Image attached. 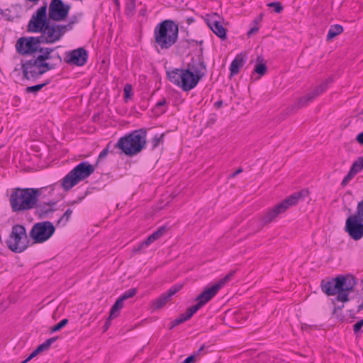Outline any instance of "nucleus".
<instances>
[{
	"instance_id": "nucleus-41",
	"label": "nucleus",
	"mask_w": 363,
	"mask_h": 363,
	"mask_svg": "<svg viewBox=\"0 0 363 363\" xmlns=\"http://www.w3.org/2000/svg\"><path fill=\"white\" fill-rule=\"evenodd\" d=\"M132 86L129 84H126L124 86L123 91H124V98L125 99H129L132 96Z\"/></svg>"
},
{
	"instance_id": "nucleus-10",
	"label": "nucleus",
	"mask_w": 363,
	"mask_h": 363,
	"mask_svg": "<svg viewBox=\"0 0 363 363\" xmlns=\"http://www.w3.org/2000/svg\"><path fill=\"white\" fill-rule=\"evenodd\" d=\"M49 21L39 36L43 44H53L59 41L66 32L72 30V23L57 24Z\"/></svg>"
},
{
	"instance_id": "nucleus-57",
	"label": "nucleus",
	"mask_w": 363,
	"mask_h": 363,
	"mask_svg": "<svg viewBox=\"0 0 363 363\" xmlns=\"http://www.w3.org/2000/svg\"><path fill=\"white\" fill-rule=\"evenodd\" d=\"M362 308H363V304H362L359 306V311L362 310Z\"/></svg>"
},
{
	"instance_id": "nucleus-31",
	"label": "nucleus",
	"mask_w": 363,
	"mask_h": 363,
	"mask_svg": "<svg viewBox=\"0 0 363 363\" xmlns=\"http://www.w3.org/2000/svg\"><path fill=\"white\" fill-rule=\"evenodd\" d=\"M357 174V172H356L354 170V168H352L351 167L349 172L347 173V174L345 177V178L343 179L341 184L345 186H346L348 182Z\"/></svg>"
},
{
	"instance_id": "nucleus-3",
	"label": "nucleus",
	"mask_w": 363,
	"mask_h": 363,
	"mask_svg": "<svg viewBox=\"0 0 363 363\" xmlns=\"http://www.w3.org/2000/svg\"><path fill=\"white\" fill-rule=\"evenodd\" d=\"M52 48H45L44 53L39 54L36 57H33L25 62H21V69L23 70V79H30V78H38L46 72L55 68V65L46 60L52 58L51 52Z\"/></svg>"
},
{
	"instance_id": "nucleus-36",
	"label": "nucleus",
	"mask_w": 363,
	"mask_h": 363,
	"mask_svg": "<svg viewBox=\"0 0 363 363\" xmlns=\"http://www.w3.org/2000/svg\"><path fill=\"white\" fill-rule=\"evenodd\" d=\"M67 323H68V319H67V318L62 319L60 322H59L57 324H56L51 328V332L54 333V332H57V331L61 330Z\"/></svg>"
},
{
	"instance_id": "nucleus-25",
	"label": "nucleus",
	"mask_w": 363,
	"mask_h": 363,
	"mask_svg": "<svg viewBox=\"0 0 363 363\" xmlns=\"http://www.w3.org/2000/svg\"><path fill=\"white\" fill-rule=\"evenodd\" d=\"M343 28L339 24L332 25L328 30L327 35V40H331L337 35L341 34L343 32Z\"/></svg>"
},
{
	"instance_id": "nucleus-61",
	"label": "nucleus",
	"mask_w": 363,
	"mask_h": 363,
	"mask_svg": "<svg viewBox=\"0 0 363 363\" xmlns=\"http://www.w3.org/2000/svg\"><path fill=\"white\" fill-rule=\"evenodd\" d=\"M65 363H68L67 362H65Z\"/></svg>"
},
{
	"instance_id": "nucleus-44",
	"label": "nucleus",
	"mask_w": 363,
	"mask_h": 363,
	"mask_svg": "<svg viewBox=\"0 0 363 363\" xmlns=\"http://www.w3.org/2000/svg\"><path fill=\"white\" fill-rule=\"evenodd\" d=\"M123 302L124 301L121 297H119L114 303L115 307L121 309L123 307Z\"/></svg>"
},
{
	"instance_id": "nucleus-11",
	"label": "nucleus",
	"mask_w": 363,
	"mask_h": 363,
	"mask_svg": "<svg viewBox=\"0 0 363 363\" xmlns=\"http://www.w3.org/2000/svg\"><path fill=\"white\" fill-rule=\"evenodd\" d=\"M43 44L39 36L21 37L18 39L15 45L16 52L21 55H34L35 53H44L45 48H41Z\"/></svg>"
},
{
	"instance_id": "nucleus-26",
	"label": "nucleus",
	"mask_w": 363,
	"mask_h": 363,
	"mask_svg": "<svg viewBox=\"0 0 363 363\" xmlns=\"http://www.w3.org/2000/svg\"><path fill=\"white\" fill-rule=\"evenodd\" d=\"M257 64L255 67V72L261 76L264 75L267 72V66L264 62V59L261 56H258L257 58Z\"/></svg>"
},
{
	"instance_id": "nucleus-27",
	"label": "nucleus",
	"mask_w": 363,
	"mask_h": 363,
	"mask_svg": "<svg viewBox=\"0 0 363 363\" xmlns=\"http://www.w3.org/2000/svg\"><path fill=\"white\" fill-rule=\"evenodd\" d=\"M57 337H51L48 339L45 342L38 346L36 348L37 352L40 353L43 351L47 350L50 348V345L55 342Z\"/></svg>"
},
{
	"instance_id": "nucleus-32",
	"label": "nucleus",
	"mask_w": 363,
	"mask_h": 363,
	"mask_svg": "<svg viewBox=\"0 0 363 363\" xmlns=\"http://www.w3.org/2000/svg\"><path fill=\"white\" fill-rule=\"evenodd\" d=\"M135 11V0H128L126 3L125 13L128 15H133Z\"/></svg>"
},
{
	"instance_id": "nucleus-23",
	"label": "nucleus",
	"mask_w": 363,
	"mask_h": 363,
	"mask_svg": "<svg viewBox=\"0 0 363 363\" xmlns=\"http://www.w3.org/2000/svg\"><path fill=\"white\" fill-rule=\"evenodd\" d=\"M313 99V96H312L311 94L309 92L306 94L305 96L299 98L298 101L292 106V108L295 109H300L307 106Z\"/></svg>"
},
{
	"instance_id": "nucleus-42",
	"label": "nucleus",
	"mask_w": 363,
	"mask_h": 363,
	"mask_svg": "<svg viewBox=\"0 0 363 363\" xmlns=\"http://www.w3.org/2000/svg\"><path fill=\"white\" fill-rule=\"evenodd\" d=\"M121 308H116L115 305L111 307L109 314V319H113L119 315Z\"/></svg>"
},
{
	"instance_id": "nucleus-1",
	"label": "nucleus",
	"mask_w": 363,
	"mask_h": 363,
	"mask_svg": "<svg viewBox=\"0 0 363 363\" xmlns=\"http://www.w3.org/2000/svg\"><path fill=\"white\" fill-rule=\"evenodd\" d=\"M206 67L202 56L192 57L185 69H173L167 72L169 80L184 91L194 89L206 75Z\"/></svg>"
},
{
	"instance_id": "nucleus-16",
	"label": "nucleus",
	"mask_w": 363,
	"mask_h": 363,
	"mask_svg": "<svg viewBox=\"0 0 363 363\" xmlns=\"http://www.w3.org/2000/svg\"><path fill=\"white\" fill-rule=\"evenodd\" d=\"M220 17L216 13L206 15V23L211 30L220 39L226 38V29L220 21Z\"/></svg>"
},
{
	"instance_id": "nucleus-13",
	"label": "nucleus",
	"mask_w": 363,
	"mask_h": 363,
	"mask_svg": "<svg viewBox=\"0 0 363 363\" xmlns=\"http://www.w3.org/2000/svg\"><path fill=\"white\" fill-rule=\"evenodd\" d=\"M47 5L44 4L40 7L35 13L33 14L27 26V30L28 32H42L44 27L50 21L49 18H47Z\"/></svg>"
},
{
	"instance_id": "nucleus-9",
	"label": "nucleus",
	"mask_w": 363,
	"mask_h": 363,
	"mask_svg": "<svg viewBox=\"0 0 363 363\" xmlns=\"http://www.w3.org/2000/svg\"><path fill=\"white\" fill-rule=\"evenodd\" d=\"M6 243L13 252L21 253L26 250L29 245V240L25 226L20 224L13 225Z\"/></svg>"
},
{
	"instance_id": "nucleus-46",
	"label": "nucleus",
	"mask_w": 363,
	"mask_h": 363,
	"mask_svg": "<svg viewBox=\"0 0 363 363\" xmlns=\"http://www.w3.org/2000/svg\"><path fill=\"white\" fill-rule=\"evenodd\" d=\"M356 140L359 144L363 145V131L357 135Z\"/></svg>"
},
{
	"instance_id": "nucleus-38",
	"label": "nucleus",
	"mask_w": 363,
	"mask_h": 363,
	"mask_svg": "<svg viewBox=\"0 0 363 363\" xmlns=\"http://www.w3.org/2000/svg\"><path fill=\"white\" fill-rule=\"evenodd\" d=\"M354 215L363 220V199L358 203L357 211Z\"/></svg>"
},
{
	"instance_id": "nucleus-5",
	"label": "nucleus",
	"mask_w": 363,
	"mask_h": 363,
	"mask_svg": "<svg viewBox=\"0 0 363 363\" xmlns=\"http://www.w3.org/2000/svg\"><path fill=\"white\" fill-rule=\"evenodd\" d=\"M178 26L172 20H165L157 24L154 30L155 43L161 49H169L177 41Z\"/></svg>"
},
{
	"instance_id": "nucleus-37",
	"label": "nucleus",
	"mask_w": 363,
	"mask_h": 363,
	"mask_svg": "<svg viewBox=\"0 0 363 363\" xmlns=\"http://www.w3.org/2000/svg\"><path fill=\"white\" fill-rule=\"evenodd\" d=\"M267 6L274 8L276 13H279L283 11V6L279 1L271 2L267 4Z\"/></svg>"
},
{
	"instance_id": "nucleus-20",
	"label": "nucleus",
	"mask_w": 363,
	"mask_h": 363,
	"mask_svg": "<svg viewBox=\"0 0 363 363\" xmlns=\"http://www.w3.org/2000/svg\"><path fill=\"white\" fill-rule=\"evenodd\" d=\"M167 230V228L165 226H162L159 228L156 231L151 234L144 241L140 242L138 245V247L135 248L133 251L135 252H138L143 250L144 248L147 247L153 242L160 239L162 235H164Z\"/></svg>"
},
{
	"instance_id": "nucleus-6",
	"label": "nucleus",
	"mask_w": 363,
	"mask_h": 363,
	"mask_svg": "<svg viewBox=\"0 0 363 363\" xmlns=\"http://www.w3.org/2000/svg\"><path fill=\"white\" fill-rule=\"evenodd\" d=\"M40 191L37 189H16L10 198V203L14 212L27 211L34 208L38 201Z\"/></svg>"
},
{
	"instance_id": "nucleus-12",
	"label": "nucleus",
	"mask_w": 363,
	"mask_h": 363,
	"mask_svg": "<svg viewBox=\"0 0 363 363\" xmlns=\"http://www.w3.org/2000/svg\"><path fill=\"white\" fill-rule=\"evenodd\" d=\"M55 228L50 221L37 223L33 225L29 236L34 243H42L48 240L55 233Z\"/></svg>"
},
{
	"instance_id": "nucleus-40",
	"label": "nucleus",
	"mask_w": 363,
	"mask_h": 363,
	"mask_svg": "<svg viewBox=\"0 0 363 363\" xmlns=\"http://www.w3.org/2000/svg\"><path fill=\"white\" fill-rule=\"evenodd\" d=\"M110 145L111 143H109L106 147L104 148L101 152V153L99 154V157H98V160L96 161V166L98 165L99 161L104 158H105L106 157V155H108V152H109V147H110Z\"/></svg>"
},
{
	"instance_id": "nucleus-33",
	"label": "nucleus",
	"mask_w": 363,
	"mask_h": 363,
	"mask_svg": "<svg viewBox=\"0 0 363 363\" xmlns=\"http://www.w3.org/2000/svg\"><path fill=\"white\" fill-rule=\"evenodd\" d=\"M48 84V81H47L46 82L43 83V84H37V85H34V86H28L26 88V92L36 93V92L39 91L43 86H45Z\"/></svg>"
},
{
	"instance_id": "nucleus-48",
	"label": "nucleus",
	"mask_w": 363,
	"mask_h": 363,
	"mask_svg": "<svg viewBox=\"0 0 363 363\" xmlns=\"http://www.w3.org/2000/svg\"><path fill=\"white\" fill-rule=\"evenodd\" d=\"M258 31V28L257 27H253L248 32H247V35L250 37V35H252V34L255 33L256 32Z\"/></svg>"
},
{
	"instance_id": "nucleus-21",
	"label": "nucleus",
	"mask_w": 363,
	"mask_h": 363,
	"mask_svg": "<svg viewBox=\"0 0 363 363\" xmlns=\"http://www.w3.org/2000/svg\"><path fill=\"white\" fill-rule=\"evenodd\" d=\"M55 201H50L48 203H35L34 206L35 209V213L40 218H44L47 217V216L53 212L55 209L53 207L55 206Z\"/></svg>"
},
{
	"instance_id": "nucleus-53",
	"label": "nucleus",
	"mask_w": 363,
	"mask_h": 363,
	"mask_svg": "<svg viewBox=\"0 0 363 363\" xmlns=\"http://www.w3.org/2000/svg\"><path fill=\"white\" fill-rule=\"evenodd\" d=\"M78 22V19L76 16L73 17L68 23H72V28H73V25Z\"/></svg>"
},
{
	"instance_id": "nucleus-51",
	"label": "nucleus",
	"mask_w": 363,
	"mask_h": 363,
	"mask_svg": "<svg viewBox=\"0 0 363 363\" xmlns=\"http://www.w3.org/2000/svg\"><path fill=\"white\" fill-rule=\"evenodd\" d=\"M242 172V168H239L238 169H237L234 173H233L232 174H230V177L231 178H233L235 177V176H237L238 174L241 173Z\"/></svg>"
},
{
	"instance_id": "nucleus-15",
	"label": "nucleus",
	"mask_w": 363,
	"mask_h": 363,
	"mask_svg": "<svg viewBox=\"0 0 363 363\" xmlns=\"http://www.w3.org/2000/svg\"><path fill=\"white\" fill-rule=\"evenodd\" d=\"M363 220L356 216H350L345 223V230L354 240H359L363 237Z\"/></svg>"
},
{
	"instance_id": "nucleus-14",
	"label": "nucleus",
	"mask_w": 363,
	"mask_h": 363,
	"mask_svg": "<svg viewBox=\"0 0 363 363\" xmlns=\"http://www.w3.org/2000/svg\"><path fill=\"white\" fill-rule=\"evenodd\" d=\"M71 6L65 4L62 0H51L48 7V18L50 21H64L69 14Z\"/></svg>"
},
{
	"instance_id": "nucleus-24",
	"label": "nucleus",
	"mask_w": 363,
	"mask_h": 363,
	"mask_svg": "<svg viewBox=\"0 0 363 363\" xmlns=\"http://www.w3.org/2000/svg\"><path fill=\"white\" fill-rule=\"evenodd\" d=\"M333 82L332 78H328L325 82L321 83L320 85L314 88L310 93L312 96H313V98L315 99L320 94H321L323 92H324L326 89L328 88V86L330 83Z\"/></svg>"
},
{
	"instance_id": "nucleus-59",
	"label": "nucleus",
	"mask_w": 363,
	"mask_h": 363,
	"mask_svg": "<svg viewBox=\"0 0 363 363\" xmlns=\"http://www.w3.org/2000/svg\"><path fill=\"white\" fill-rule=\"evenodd\" d=\"M29 360H27V359H26L24 361H23L21 363H26L28 362Z\"/></svg>"
},
{
	"instance_id": "nucleus-4",
	"label": "nucleus",
	"mask_w": 363,
	"mask_h": 363,
	"mask_svg": "<svg viewBox=\"0 0 363 363\" xmlns=\"http://www.w3.org/2000/svg\"><path fill=\"white\" fill-rule=\"evenodd\" d=\"M147 130L140 128L121 137L114 145L127 156H133L140 153L147 143Z\"/></svg>"
},
{
	"instance_id": "nucleus-29",
	"label": "nucleus",
	"mask_w": 363,
	"mask_h": 363,
	"mask_svg": "<svg viewBox=\"0 0 363 363\" xmlns=\"http://www.w3.org/2000/svg\"><path fill=\"white\" fill-rule=\"evenodd\" d=\"M197 311L193 306L189 307L185 313H182L179 316V318L182 320V323L189 320Z\"/></svg>"
},
{
	"instance_id": "nucleus-55",
	"label": "nucleus",
	"mask_w": 363,
	"mask_h": 363,
	"mask_svg": "<svg viewBox=\"0 0 363 363\" xmlns=\"http://www.w3.org/2000/svg\"><path fill=\"white\" fill-rule=\"evenodd\" d=\"M205 348V345H202L198 350L197 353L200 354Z\"/></svg>"
},
{
	"instance_id": "nucleus-34",
	"label": "nucleus",
	"mask_w": 363,
	"mask_h": 363,
	"mask_svg": "<svg viewBox=\"0 0 363 363\" xmlns=\"http://www.w3.org/2000/svg\"><path fill=\"white\" fill-rule=\"evenodd\" d=\"M137 293L136 288H132L125 291L120 297L125 301V300L133 297Z\"/></svg>"
},
{
	"instance_id": "nucleus-2",
	"label": "nucleus",
	"mask_w": 363,
	"mask_h": 363,
	"mask_svg": "<svg viewBox=\"0 0 363 363\" xmlns=\"http://www.w3.org/2000/svg\"><path fill=\"white\" fill-rule=\"evenodd\" d=\"M356 285V279L350 274L339 275L321 281L322 291L328 296L336 295L335 300L342 303L349 301V294L353 291Z\"/></svg>"
},
{
	"instance_id": "nucleus-28",
	"label": "nucleus",
	"mask_w": 363,
	"mask_h": 363,
	"mask_svg": "<svg viewBox=\"0 0 363 363\" xmlns=\"http://www.w3.org/2000/svg\"><path fill=\"white\" fill-rule=\"evenodd\" d=\"M164 134L155 135L151 140L152 150L157 148L160 144L164 143Z\"/></svg>"
},
{
	"instance_id": "nucleus-58",
	"label": "nucleus",
	"mask_w": 363,
	"mask_h": 363,
	"mask_svg": "<svg viewBox=\"0 0 363 363\" xmlns=\"http://www.w3.org/2000/svg\"><path fill=\"white\" fill-rule=\"evenodd\" d=\"M115 3H116V5H118L119 4L118 0H115Z\"/></svg>"
},
{
	"instance_id": "nucleus-49",
	"label": "nucleus",
	"mask_w": 363,
	"mask_h": 363,
	"mask_svg": "<svg viewBox=\"0 0 363 363\" xmlns=\"http://www.w3.org/2000/svg\"><path fill=\"white\" fill-rule=\"evenodd\" d=\"M167 101H166V99H163L160 101H159L157 104H156V107L157 108H159V107H161V106H163L166 104Z\"/></svg>"
},
{
	"instance_id": "nucleus-45",
	"label": "nucleus",
	"mask_w": 363,
	"mask_h": 363,
	"mask_svg": "<svg viewBox=\"0 0 363 363\" xmlns=\"http://www.w3.org/2000/svg\"><path fill=\"white\" fill-rule=\"evenodd\" d=\"M181 323H182V320H180L178 317L177 318H176L175 320H174L171 322L170 329H172L173 328L176 327L177 325H178Z\"/></svg>"
},
{
	"instance_id": "nucleus-7",
	"label": "nucleus",
	"mask_w": 363,
	"mask_h": 363,
	"mask_svg": "<svg viewBox=\"0 0 363 363\" xmlns=\"http://www.w3.org/2000/svg\"><path fill=\"white\" fill-rule=\"evenodd\" d=\"M308 194V189H302L286 198L264 214L261 219L262 224L267 225L272 222L279 214L284 213L290 206H295L299 200L303 199Z\"/></svg>"
},
{
	"instance_id": "nucleus-18",
	"label": "nucleus",
	"mask_w": 363,
	"mask_h": 363,
	"mask_svg": "<svg viewBox=\"0 0 363 363\" xmlns=\"http://www.w3.org/2000/svg\"><path fill=\"white\" fill-rule=\"evenodd\" d=\"M182 288V284H176L172 286L167 293L162 294L160 297L151 302L150 307L152 310L162 308L169 300V298Z\"/></svg>"
},
{
	"instance_id": "nucleus-56",
	"label": "nucleus",
	"mask_w": 363,
	"mask_h": 363,
	"mask_svg": "<svg viewBox=\"0 0 363 363\" xmlns=\"http://www.w3.org/2000/svg\"><path fill=\"white\" fill-rule=\"evenodd\" d=\"M187 21H188V23L190 24L193 21V19L188 18Z\"/></svg>"
},
{
	"instance_id": "nucleus-39",
	"label": "nucleus",
	"mask_w": 363,
	"mask_h": 363,
	"mask_svg": "<svg viewBox=\"0 0 363 363\" xmlns=\"http://www.w3.org/2000/svg\"><path fill=\"white\" fill-rule=\"evenodd\" d=\"M72 213V210L70 208H68L65 212L63 216L60 218V220H58V223L63 222L64 223H66L69 220Z\"/></svg>"
},
{
	"instance_id": "nucleus-17",
	"label": "nucleus",
	"mask_w": 363,
	"mask_h": 363,
	"mask_svg": "<svg viewBox=\"0 0 363 363\" xmlns=\"http://www.w3.org/2000/svg\"><path fill=\"white\" fill-rule=\"evenodd\" d=\"M88 58L86 50L83 48H79L67 54L66 62L69 64L77 66H83L86 64Z\"/></svg>"
},
{
	"instance_id": "nucleus-50",
	"label": "nucleus",
	"mask_w": 363,
	"mask_h": 363,
	"mask_svg": "<svg viewBox=\"0 0 363 363\" xmlns=\"http://www.w3.org/2000/svg\"><path fill=\"white\" fill-rule=\"evenodd\" d=\"M39 352H37L36 349L30 354V356L27 358V360H30L33 357H35Z\"/></svg>"
},
{
	"instance_id": "nucleus-47",
	"label": "nucleus",
	"mask_w": 363,
	"mask_h": 363,
	"mask_svg": "<svg viewBox=\"0 0 363 363\" xmlns=\"http://www.w3.org/2000/svg\"><path fill=\"white\" fill-rule=\"evenodd\" d=\"M195 359V357L194 355H191L188 357L182 363H192Z\"/></svg>"
},
{
	"instance_id": "nucleus-19",
	"label": "nucleus",
	"mask_w": 363,
	"mask_h": 363,
	"mask_svg": "<svg viewBox=\"0 0 363 363\" xmlns=\"http://www.w3.org/2000/svg\"><path fill=\"white\" fill-rule=\"evenodd\" d=\"M219 290L220 289L218 285H216V284L213 285L211 287L205 289L196 297V301H197V303L192 306L196 308V310L198 311L210 300H211L213 297L216 295Z\"/></svg>"
},
{
	"instance_id": "nucleus-8",
	"label": "nucleus",
	"mask_w": 363,
	"mask_h": 363,
	"mask_svg": "<svg viewBox=\"0 0 363 363\" xmlns=\"http://www.w3.org/2000/svg\"><path fill=\"white\" fill-rule=\"evenodd\" d=\"M94 170L95 167L87 162L79 163L62 179V187L65 191L70 190L79 182L88 178Z\"/></svg>"
},
{
	"instance_id": "nucleus-52",
	"label": "nucleus",
	"mask_w": 363,
	"mask_h": 363,
	"mask_svg": "<svg viewBox=\"0 0 363 363\" xmlns=\"http://www.w3.org/2000/svg\"><path fill=\"white\" fill-rule=\"evenodd\" d=\"M111 320L112 319H109V317L108 318V319L106 320L105 325H104V330H106L109 328V326L111 325Z\"/></svg>"
},
{
	"instance_id": "nucleus-22",
	"label": "nucleus",
	"mask_w": 363,
	"mask_h": 363,
	"mask_svg": "<svg viewBox=\"0 0 363 363\" xmlns=\"http://www.w3.org/2000/svg\"><path fill=\"white\" fill-rule=\"evenodd\" d=\"M244 65V58L242 54L237 55L235 58L232 61L230 66V77L236 75L239 73L240 69Z\"/></svg>"
},
{
	"instance_id": "nucleus-54",
	"label": "nucleus",
	"mask_w": 363,
	"mask_h": 363,
	"mask_svg": "<svg viewBox=\"0 0 363 363\" xmlns=\"http://www.w3.org/2000/svg\"><path fill=\"white\" fill-rule=\"evenodd\" d=\"M222 105H223V101H218L216 102V104H215V106L216 108H220V107L222 106Z\"/></svg>"
},
{
	"instance_id": "nucleus-35",
	"label": "nucleus",
	"mask_w": 363,
	"mask_h": 363,
	"mask_svg": "<svg viewBox=\"0 0 363 363\" xmlns=\"http://www.w3.org/2000/svg\"><path fill=\"white\" fill-rule=\"evenodd\" d=\"M356 172H359L363 169V157H359L352 165Z\"/></svg>"
},
{
	"instance_id": "nucleus-30",
	"label": "nucleus",
	"mask_w": 363,
	"mask_h": 363,
	"mask_svg": "<svg viewBox=\"0 0 363 363\" xmlns=\"http://www.w3.org/2000/svg\"><path fill=\"white\" fill-rule=\"evenodd\" d=\"M235 270L230 271L223 279H221L218 282H217L216 285H218V287L220 289L227 282H228L231 279V278L235 275Z\"/></svg>"
},
{
	"instance_id": "nucleus-60",
	"label": "nucleus",
	"mask_w": 363,
	"mask_h": 363,
	"mask_svg": "<svg viewBox=\"0 0 363 363\" xmlns=\"http://www.w3.org/2000/svg\"><path fill=\"white\" fill-rule=\"evenodd\" d=\"M57 57H58L59 60H60V61H61V58H60V56H58Z\"/></svg>"
},
{
	"instance_id": "nucleus-43",
	"label": "nucleus",
	"mask_w": 363,
	"mask_h": 363,
	"mask_svg": "<svg viewBox=\"0 0 363 363\" xmlns=\"http://www.w3.org/2000/svg\"><path fill=\"white\" fill-rule=\"evenodd\" d=\"M363 327V319L357 322L354 325H353V330H354V333L355 334H358L362 328Z\"/></svg>"
}]
</instances>
